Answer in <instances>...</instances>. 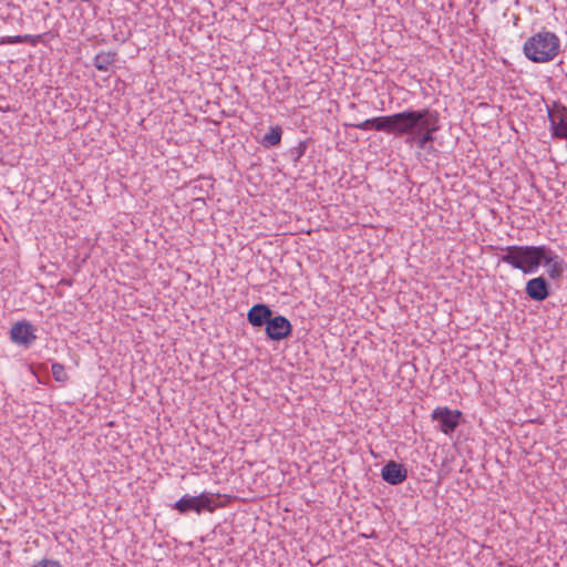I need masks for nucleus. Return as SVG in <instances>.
Instances as JSON below:
<instances>
[{
    "mask_svg": "<svg viewBox=\"0 0 567 567\" xmlns=\"http://www.w3.org/2000/svg\"><path fill=\"white\" fill-rule=\"evenodd\" d=\"M349 126L359 130H375L404 137V142L416 145L420 150L432 148L435 133L440 131V114L437 111L425 107L421 110H405L392 115L377 116Z\"/></svg>",
    "mask_w": 567,
    "mask_h": 567,
    "instance_id": "nucleus-1",
    "label": "nucleus"
},
{
    "mask_svg": "<svg viewBox=\"0 0 567 567\" xmlns=\"http://www.w3.org/2000/svg\"><path fill=\"white\" fill-rule=\"evenodd\" d=\"M559 48V38L554 32L542 30L525 41L523 51L528 60L546 63L556 58Z\"/></svg>",
    "mask_w": 567,
    "mask_h": 567,
    "instance_id": "nucleus-2",
    "label": "nucleus"
},
{
    "mask_svg": "<svg viewBox=\"0 0 567 567\" xmlns=\"http://www.w3.org/2000/svg\"><path fill=\"white\" fill-rule=\"evenodd\" d=\"M543 246H508L498 254V259L522 270L524 274H532L540 265Z\"/></svg>",
    "mask_w": 567,
    "mask_h": 567,
    "instance_id": "nucleus-3",
    "label": "nucleus"
},
{
    "mask_svg": "<svg viewBox=\"0 0 567 567\" xmlns=\"http://www.w3.org/2000/svg\"><path fill=\"white\" fill-rule=\"evenodd\" d=\"M214 494L202 493L197 496L185 494L172 506L173 509L177 511L181 515H186L189 512L200 514L204 511L213 513L219 505Z\"/></svg>",
    "mask_w": 567,
    "mask_h": 567,
    "instance_id": "nucleus-4",
    "label": "nucleus"
},
{
    "mask_svg": "<svg viewBox=\"0 0 567 567\" xmlns=\"http://www.w3.org/2000/svg\"><path fill=\"white\" fill-rule=\"evenodd\" d=\"M462 412L458 410H450L449 408H436L432 412V420L439 423V429L444 434H451L458 426Z\"/></svg>",
    "mask_w": 567,
    "mask_h": 567,
    "instance_id": "nucleus-5",
    "label": "nucleus"
},
{
    "mask_svg": "<svg viewBox=\"0 0 567 567\" xmlns=\"http://www.w3.org/2000/svg\"><path fill=\"white\" fill-rule=\"evenodd\" d=\"M266 336L271 341H281L288 339L292 333V324L290 321L280 315L272 316L267 323Z\"/></svg>",
    "mask_w": 567,
    "mask_h": 567,
    "instance_id": "nucleus-6",
    "label": "nucleus"
},
{
    "mask_svg": "<svg viewBox=\"0 0 567 567\" xmlns=\"http://www.w3.org/2000/svg\"><path fill=\"white\" fill-rule=\"evenodd\" d=\"M548 118L553 136L567 140V107L555 104L553 110H548Z\"/></svg>",
    "mask_w": 567,
    "mask_h": 567,
    "instance_id": "nucleus-7",
    "label": "nucleus"
},
{
    "mask_svg": "<svg viewBox=\"0 0 567 567\" xmlns=\"http://www.w3.org/2000/svg\"><path fill=\"white\" fill-rule=\"evenodd\" d=\"M35 329L29 321H18L10 329V339L13 343L30 347L37 339Z\"/></svg>",
    "mask_w": 567,
    "mask_h": 567,
    "instance_id": "nucleus-8",
    "label": "nucleus"
},
{
    "mask_svg": "<svg viewBox=\"0 0 567 567\" xmlns=\"http://www.w3.org/2000/svg\"><path fill=\"white\" fill-rule=\"evenodd\" d=\"M542 262L548 267V276L554 280L559 279L566 269L565 260L547 246H543Z\"/></svg>",
    "mask_w": 567,
    "mask_h": 567,
    "instance_id": "nucleus-9",
    "label": "nucleus"
},
{
    "mask_svg": "<svg viewBox=\"0 0 567 567\" xmlns=\"http://www.w3.org/2000/svg\"><path fill=\"white\" fill-rule=\"evenodd\" d=\"M381 477L390 485H399L408 477V470L404 464L395 461H389L381 470Z\"/></svg>",
    "mask_w": 567,
    "mask_h": 567,
    "instance_id": "nucleus-10",
    "label": "nucleus"
},
{
    "mask_svg": "<svg viewBox=\"0 0 567 567\" xmlns=\"http://www.w3.org/2000/svg\"><path fill=\"white\" fill-rule=\"evenodd\" d=\"M271 317L272 310L265 303H256L247 312V321L255 328H266Z\"/></svg>",
    "mask_w": 567,
    "mask_h": 567,
    "instance_id": "nucleus-11",
    "label": "nucleus"
},
{
    "mask_svg": "<svg viewBox=\"0 0 567 567\" xmlns=\"http://www.w3.org/2000/svg\"><path fill=\"white\" fill-rule=\"evenodd\" d=\"M527 296L535 300H545L549 295V285L544 277L533 278L526 284Z\"/></svg>",
    "mask_w": 567,
    "mask_h": 567,
    "instance_id": "nucleus-12",
    "label": "nucleus"
},
{
    "mask_svg": "<svg viewBox=\"0 0 567 567\" xmlns=\"http://www.w3.org/2000/svg\"><path fill=\"white\" fill-rule=\"evenodd\" d=\"M117 53L115 51L100 52L95 55L93 65L99 70L106 72L116 61Z\"/></svg>",
    "mask_w": 567,
    "mask_h": 567,
    "instance_id": "nucleus-13",
    "label": "nucleus"
},
{
    "mask_svg": "<svg viewBox=\"0 0 567 567\" xmlns=\"http://www.w3.org/2000/svg\"><path fill=\"white\" fill-rule=\"evenodd\" d=\"M282 128L279 125L270 127L269 133L265 134L261 140V145L264 147H274L278 146L281 142Z\"/></svg>",
    "mask_w": 567,
    "mask_h": 567,
    "instance_id": "nucleus-14",
    "label": "nucleus"
},
{
    "mask_svg": "<svg viewBox=\"0 0 567 567\" xmlns=\"http://www.w3.org/2000/svg\"><path fill=\"white\" fill-rule=\"evenodd\" d=\"M23 42H31L34 44L37 41L35 39L30 35H13V37H6L1 39L2 44H16V43H23Z\"/></svg>",
    "mask_w": 567,
    "mask_h": 567,
    "instance_id": "nucleus-15",
    "label": "nucleus"
},
{
    "mask_svg": "<svg viewBox=\"0 0 567 567\" xmlns=\"http://www.w3.org/2000/svg\"><path fill=\"white\" fill-rule=\"evenodd\" d=\"M52 375H53V379L60 383H64L69 379V377L65 372L64 365L61 363H58V362L52 364Z\"/></svg>",
    "mask_w": 567,
    "mask_h": 567,
    "instance_id": "nucleus-16",
    "label": "nucleus"
},
{
    "mask_svg": "<svg viewBox=\"0 0 567 567\" xmlns=\"http://www.w3.org/2000/svg\"><path fill=\"white\" fill-rule=\"evenodd\" d=\"M33 567H62V565L58 560L44 558L34 564Z\"/></svg>",
    "mask_w": 567,
    "mask_h": 567,
    "instance_id": "nucleus-17",
    "label": "nucleus"
},
{
    "mask_svg": "<svg viewBox=\"0 0 567 567\" xmlns=\"http://www.w3.org/2000/svg\"><path fill=\"white\" fill-rule=\"evenodd\" d=\"M306 148H307V144L305 142H301L298 147L295 148V153H296V157H295V161H299L300 157L305 154L306 152Z\"/></svg>",
    "mask_w": 567,
    "mask_h": 567,
    "instance_id": "nucleus-18",
    "label": "nucleus"
},
{
    "mask_svg": "<svg viewBox=\"0 0 567 567\" xmlns=\"http://www.w3.org/2000/svg\"><path fill=\"white\" fill-rule=\"evenodd\" d=\"M61 284H65V285H69V286H70V285H71V280H65V279H63V280L61 281Z\"/></svg>",
    "mask_w": 567,
    "mask_h": 567,
    "instance_id": "nucleus-19",
    "label": "nucleus"
},
{
    "mask_svg": "<svg viewBox=\"0 0 567 567\" xmlns=\"http://www.w3.org/2000/svg\"><path fill=\"white\" fill-rule=\"evenodd\" d=\"M498 567H504V565L502 563H498Z\"/></svg>",
    "mask_w": 567,
    "mask_h": 567,
    "instance_id": "nucleus-20",
    "label": "nucleus"
}]
</instances>
